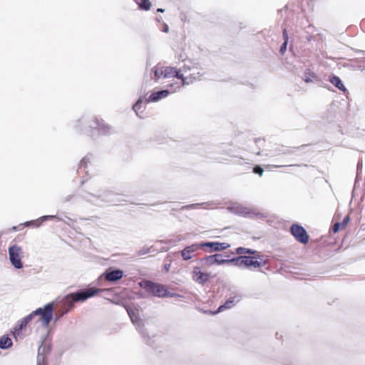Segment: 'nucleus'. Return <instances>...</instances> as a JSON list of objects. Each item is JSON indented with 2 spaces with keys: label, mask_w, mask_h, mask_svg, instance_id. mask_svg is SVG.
<instances>
[{
  "label": "nucleus",
  "mask_w": 365,
  "mask_h": 365,
  "mask_svg": "<svg viewBox=\"0 0 365 365\" xmlns=\"http://www.w3.org/2000/svg\"><path fill=\"white\" fill-rule=\"evenodd\" d=\"M235 253L240 256L230 259L232 264L237 266H245L247 268H259L266 264V261L254 250L245 247H237Z\"/></svg>",
  "instance_id": "obj_1"
},
{
  "label": "nucleus",
  "mask_w": 365,
  "mask_h": 365,
  "mask_svg": "<svg viewBox=\"0 0 365 365\" xmlns=\"http://www.w3.org/2000/svg\"><path fill=\"white\" fill-rule=\"evenodd\" d=\"M153 72L155 76L157 78H172L175 77L180 80V82L178 83V88H180L185 84H188V77H185L183 74L180 73L175 68L172 66H165L161 64H158L153 68Z\"/></svg>",
  "instance_id": "obj_2"
},
{
  "label": "nucleus",
  "mask_w": 365,
  "mask_h": 365,
  "mask_svg": "<svg viewBox=\"0 0 365 365\" xmlns=\"http://www.w3.org/2000/svg\"><path fill=\"white\" fill-rule=\"evenodd\" d=\"M140 285L147 292L158 297H166L169 295V292L166 287L163 284L155 283L152 281L145 280L140 283Z\"/></svg>",
  "instance_id": "obj_3"
},
{
  "label": "nucleus",
  "mask_w": 365,
  "mask_h": 365,
  "mask_svg": "<svg viewBox=\"0 0 365 365\" xmlns=\"http://www.w3.org/2000/svg\"><path fill=\"white\" fill-rule=\"evenodd\" d=\"M53 304L48 303L44 306L43 308H38L30 314L33 319L35 316H40V321L43 324L47 327L51 322L53 317Z\"/></svg>",
  "instance_id": "obj_4"
},
{
  "label": "nucleus",
  "mask_w": 365,
  "mask_h": 365,
  "mask_svg": "<svg viewBox=\"0 0 365 365\" xmlns=\"http://www.w3.org/2000/svg\"><path fill=\"white\" fill-rule=\"evenodd\" d=\"M290 233L294 239L302 245H307L309 240V236L306 230L299 224L292 225L289 229Z\"/></svg>",
  "instance_id": "obj_5"
},
{
  "label": "nucleus",
  "mask_w": 365,
  "mask_h": 365,
  "mask_svg": "<svg viewBox=\"0 0 365 365\" xmlns=\"http://www.w3.org/2000/svg\"><path fill=\"white\" fill-rule=\"evenodd\" d=\"M9 259L11 264L16 269L23 267L21 257H23V251L21 247L18 245H12L9 248Z\"/></svg>",
  "instance_id": "obj_6"
},
{
  "label": "nucleus",
  "mask_w": 365,
  "mask_h": 365,
  "mask_svg": "<svg viewBox=\"0 0 365 365\" xmlns=\"http://www.w3.org/2000/svg\"><path fill=\"white\" fill-rule=\"evenodd\" d=\"M101 291L102 289H101L91 287L80 292H73L70 294L71 295L73 301H75L76 302H83L86 301L87 299L96 295Z\"/></svg>",
  "instance_id": "obj_7"
},
{
  "label": "nucleus",
  "mask_w": 365,
  "mask_h": 365,
  "mask_svg": "<svg viewBox=\"0 0 365 365\" xmlns=\"http://www.w3.org/2000/svg\"><path fill=\"white\" fill-rule=\"evenodd\" d=\"M203 265L206 267H211L213 265H221L225 264H231L232 262L230 259H224L223 256L220 254H215L213 255L207 256L201 260Z\"/></svg>",
  "instance_id": "obj_8"
},
{
  "label": "nucleus",
  "mask_w": 365,
  "mask_h": 365,
  "mask_svg": "<svg viewBox=\"0 0 365 365\" xmlns=\"http://www.w3.org/2000/svg\"><path fill=\"white\" fill-rule=\"evenodd\" d=\"M202 243L192 244L187 246L181 251V256L184 260H188L195 256V253L202 249Z\"/></svg>",
  "instance_id": "obj_9"
},
{
  "label": "nucleus",
  "mask_w": 365,
  "mask_h": 365,
  "mask_svg": "<svg viewBox=\"0 0 365 365\" xmlns=\"http://www.w3.org/2000/svg\"><path fill=\"white\" fill-rule=\"evenodd\" d=\"M201 246L204 247H210L211 251H222L225 250L230 247V245L227 242H202Z\"/></svg>",
  "instance_id": "obj_10"
},
{
  "label": "nucleus",
  "mask_w": 365,
  "mask_h": 365,
  "mask_svg": "<svg viewBox=\"0 0 365 365\" xmlns=\"http://www.w3.org/2000/svg\"><path fill=\"white\" fill-rule=\"evenodd\" d=\"M192 277L196 282L203 284L209 280L210 274L201 272L199 267H195L192 271Z\"/></svg>",
  "instance_id": "obj_11"
},
{
  "label": "nucleus",
  "mask_w": 365,
  "mask_h": 365,
  "mask_svg": "<svg viewBox=\"0 0 365 365\" xmlns=\"http://www.w3.org/2000/svg\"><path fill=\"white\" fill-rule=\"evenodd\" d=\"M76 302L72 300L71 294L66 295L63 299V310L60 314L61 317L67 314L68 312L73 309Z\"/></svg>",
  "instance_id": "obj_12"
},
{
  "label": "nucleus",
  "mask_w": 365,
  "mask_h": 365,
  "mask_svg": "<svg viewBox=\"0 0 365 365\" xmlns=\"http://www.w3.org/2000/svg\"><path fill=\"white\" fill-rule=\"evenodd\" d=\"M123 277V272L120 269L113 271L107 270L105 272V278L108 282H115Z\"/></svg>",
  "instance_id": "obj_13"
},
{
  "label": "nucleus",
  "mask_w": 365,
  "mask_h": 365,
  "mask_svg": "<svg viewBox=\"0 0 365 365\" xmlns=\"http://www.w3.org/2000/svg\"><path fill=\"white\" fill-rule=\"evenodd\" d=\"M266 142L264 138H258L254 141V144L250 145V150L256 154L260 155L262 150L265 147Z\"/></svg>",
  "instance_id": "obj_14"
},
{
  "label": "nucleus",
  "mask_w": 365,
  "mask_h": 365,
  "mask_svg": "<svg viewBox=\"0 0 365 365\" xmlns=\"http://www.w3.org/2000/svg\"><path fill=\"white\" fill-rule=\"evenodd\" d=\"M32 320L31 316L29 314L26 317L21 319L19 323L14 328V335H18L21 333V330L26 327L29 322Z\"/></svg>",
  "instance_id": "obj_15"
},
{
  "label": "nucleus",
  "mask_w": 365,
  "mask_h": 365,
  "mask_svg": "<svg viewBox=\"0 0 365 365\" xmlns=\"http://www.w3.org/2000/svg\"><path fill=\"white\" fill-rule=\"evenodd\" d=\"M235 297L230 298V299H227L224 304L220 306L217 311H215V312L205 311L204 312L206 314H217V313L221 312L225 309H230V308L233 307V306L235 305Z\"/></svg>",
  "instance_id": "obj_16"
},
{
  "label": "nucleus",
  "mask_w": 365,
  "mask_h": 365,
  "mask_svg": "<svg viewBox=\"0 0 365 365\" xmlns=\"http://www.w3.org/2000/svg\"><path fill=\"white\" fill-rule=\"evenodd\" d=\"M169 91L168 90H163L160 91L155 92L150 96L149 100L150 101H157L160 99L167 97Z\"/></svg>",
  "instance_id": "obj_17"
},
{
  "label": "nucleus",
  "mask_w": 365,
  "mask_h": 365,
  "mask_svg": "<svg viewBox=\"0 0 365 365\" xmlns=\"http://www.w3.org/2000/svg\"><path fill=\"white\" fill-rule=\"evenodd\" d=\"M90 127L93 129H96L100 131H105V123L102 120H99L96 118H94L90 122Z\"/></svg>",
  "instance_id": "obj_18"
},
{
  "label": "nucleus",
  "mask_w": 365,
  "mask_h": 365,
  "mask_svg": "<svg viewBox=\"0 0 365 365\" xmlns=\"http://www.w3.org/2000/svg\"><path fill=\"white\" fill-rule=\"evenodd\" d=\"M329 81L335 86L336 88H338L340 91H343L344 93L346 92L347 90L344 85L342 83L341 79L336 76H334L330 78Z\"/></svg>",
  "instance_id": "obj_19"
},
{
  "label": "nucleus",
  "mask_w": 365,
  "mask_h": 365,
  "mask_svg": "<svg viewBox=\"0 0 365 365\" xmlns=\"http://www.w3.org/2000/svg\"><path fill=\"white\" fill-rule=\"evenodd\" d=\"M292 151L283 145H278L275 149L273 156H279L282 155H287L291 153Z\"/></svg>",
  "instance_id": "obj_20"
},
{
  "label": "nucleus",
  "mask_w": 365,
  "mask_h": 365,
  "mask_svg": "<svg viewBox=\"0 0 365 365\" xmlns=\"http://www.w3.org/2000/svg\"><path fill=\"white\" fill-rule=\"evenodd\" d=\"M12 345V341L8 336L4 335L0 337V348L8 349Z\"/></svg>",
  "instance_id": "obj_21"
},
{
  "label": "nucleus",
  "mask_w": 365,
  "mask_h": 365,
  "mask_svg": "<svg viewBox=\"0 0 365 365\" xmlns=\"http://www.w3.org/2000/svg\"><path fill=\"white\" fill-rule=\"evenodd\" d=\"M139 8L143 10H149L151 6V3L149 0H135Z\"/></svg>",
  "instance_id": "obj_22"
},
{
  "label": "nucleus",
  "mask_w": 365,
  "mask_h": 365,
  "mask_svg": "<svg viewBox=\"0 0 365 365\" xmlns=\"http://www.w3.org/2000/svg\"><path fill=\"white\" fill-rule=\"evenodd\" d=\"M315 78L316 75L314 74V73L308 70L307 71L305 72L303 79L306 83H310L312 81L313 78Z\"/></svg>",
  "instance_id": "obj_23"
},
{
  "label": "nucleus",
  "mask_w": 365,
  "mask_h": 365,
  "mask_svg": "<svg viewBox=\"0 0 365 365\" xmlns=\"http://www.w3.org/2000/svg\"><path fill=\"white\" fill-rule=\"evenodd\" d=\"M253 172L255 173V174H257L259 175V176H262L263 173H264V170L259 165H256L254 168H253Z\"/></svg>",
  "instance_id": "obj_24"
},
{
  "label": "nucleus",
  "mask_w": 365,
  "mask_h": 365,
  "mask_svg": "<svg viewBox=\"0 0 365 365\" xmlns=\"http://www.w3.org/2000/svg\"><path fill=\"white\" fill-rule=\"evenodd\" d=\"M141 108V101H138L136 103L134 104L133 108L135 111V113L138 115V110Z\"/></svg>",
  "instance_id": "obj_25"
},
{
  "label": "nucleus",
  "mask_w": 365,
  "mask_h": 365,
  "mask_svg": "<svg viewBox=\"0 0 365 365\" xmlns=\"http://www.w3.org/2000/svg\"><path fill=\"white\" fill-rule=\"evenodd\" d=\"M341 224L339 222H336L333 226V232H337L340 229Z\"/></svg>",
  "instance_id": "obj_26"
},
{
  "label": "nucleus",
  "mask_w": 365,
  "mask_h": 365,
  "mask_svg": "<svg viewBox=\"0 0 365 365\" xmlns=\"http://www.w3.org/2000/svg\"><path fill=\"white\" fill-rule=\"evenodd\" d=\"M287 42H284L283 44L282 45L281 48H280V52L282 53H284L286 50H287Z\"/></svg>",
  "instance_id": "obj_27"
},
{
  "label": "nucleus",
  "mask_w": 365,
  "mask_h": 365,
  "mask_svg": "<svg viewBox=\"0 0 365 365\" xmlns=\"http://www.w3.org/2000/svg\"><path fill=\"white\" fill-rule=\"evenodd\" d=\"M283 37L285 42H288V34L286 29L283 30Z\"/></svg>",
  "instance_id": "obj_28"
},
{
  "label": "nucleus",
  "mask_w": 365,
  "mask_h": 365,
  "mask_svg": "<svg viewBox=\"0 0 365 365\" xmlns=\"http://www.w3.org/2000/svg\"><path fill=\"white\" fill-rule=\"evenodd\" d=\"M87 163V160L86 158H83V160H81V161L80 162V165L81 166H86Z\"/></svg>",
  "instance_id": "obj_29"
},
{
  "label": "nucleus",
  "mask_w": 365,
  "mask_h": 365,
  "mask_svg": "<svg viewBox=\"0 0 365 365\" xmlns=\"http://www.w3.org/2000/svg\"><path fill=\"white\" fill-rule=\"evenodd\" d=\"M170 264H165L164 265L165 270L166 272H168V271H169V269H170Z\"/></svg>",
  "instance_id": "obj_30"
},
{
  "label": "nucleus",
  "mask_w": 365,
  "mask_h": 365,
  "mask_svg": "<svg viewBox=\"0 0 365 365\" xmlns=\"http://www.w3.org/2000/svg\"><path fill=\"white\" fill-rule=\"evenodd\" d=\"M128 314H129V315H130V318H131V320H132L133 322H134V319H133V316L132 315V313H131L130 312H128Z\"/></svg>",
  "instance_id": "obj_31"
},
{
  "label": "nucleus",
  "mask_w": 365,
  "mask_h": 365,
  "mask_svg": "<svg viewBox=\"0 0 365 365\" xmlns=\"http://www.w3.org/2000/svg\"><path fill=\"white\" fill-rule=\"evenodd\" d=\"M163 11H164V10H163V9H158V11H160V12H163Z\"/></svg>",
  "instance_id": "obj_32"
},
{
  "label": "nucleus",
  "mask_w": 365,
  "mask_h": 365,
  "mask_svg": "<svg viewBox=\"0 0 365 365\" xmlns=\"http://www.w3.org/2000/svg\"><path fill=\"white\" fill-rule=\"evenodd\" d=\"M275 168H279V167H282L281 165H275L274 166Z\"/></svg>",
  "instance_id": "obj_33"
}]
</instances>
